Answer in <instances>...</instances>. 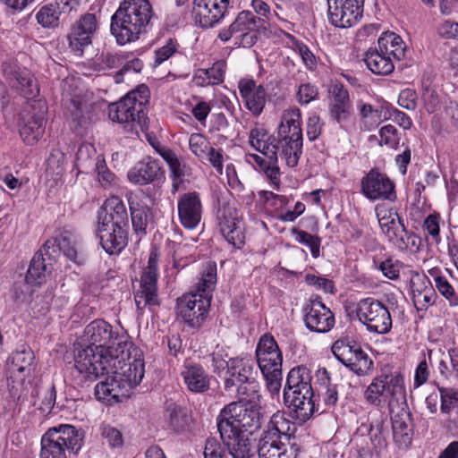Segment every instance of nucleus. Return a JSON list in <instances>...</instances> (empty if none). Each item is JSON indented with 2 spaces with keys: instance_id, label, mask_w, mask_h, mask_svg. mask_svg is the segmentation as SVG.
<instances>
[{
  "instance_id": "23",
  "label": "nucleus",
  "mask_w": 458,
  "mask_h": 458,
  "mask_svg": "<svg viewBox=\"0 0 458 458\" xmlns=\"http://www.w3.org/2000/svg\"><path fill=\"white\" fill-rule=\"evenodd\" d=\"M256 357L262 373L282 370L283 354L272 335L265 334L260 337L256 348Z\"/></svg>"
},
{
  "instance_id": "59",
  "label": "nucleus",
  "mask_w": 458,
  "mask_h": 458,
  "mask_svg": "<svg viewBox=\"0 0 458 458\" xmlns=\"http://www.w3.org/2000/svg\"><path fill=\"white\" fill-rule=\"evenodd\" d=\"M318 95V88L310 83L301 84L297 93V99L302 105L315 100Z\"/></svg>"
},
{
  "instance_id": "55",
  "label": "nucleus",
  "mask_w": 458,
  "mask_h": 458,
  "mask_svg": "<svg viewBox=\"0 0 458 458\" xmlns=\"http://www.w3.org/2000/svg\"><path fill=\"white\" fill-rule=\"evenodd\" d=\"M375 267L381 271L383 276L388 279L395 280L399 277L402 263L391 258L386 259L378 264L374 261Z\"/></svg>"
},
{
  "instance_id": "34",
  "label": "nucleus",
  "mask_w": 458,
  "mask_h": 458,
  "mask_svg": "<svg viewBox=\"0 0 458 458\" xmlns=\"http://www.w3.org/2000/svg\"><path fill=\"white\" fill-rule=\"evenodd\" d=\"M182 376L188 390L192 393H204L209 389L210 377L199 364L185 363Z\"/></svg>"
},
{
  "instance_id": "20",
  "label": "nucleus",
  "mask_w": 458,
  "mask_h": 458,
  "mask_svg": "<svg viewBox=\"0 0 458 458\" xmlns=\"http://www.w3.org/2000/svg\"><path fill=\"white\" fill-rule=\"evenodd\" d=\"M360 192L370 201L378 199L394 201L396 199L394 182L376 169H371L361 178Z\"/></svg>"
},
{
  "instance_id": "5",
  "label": "nucleus",
  "mask_w": 458,
  "mask_h": 458,
  "mask_svg": "<svg viewBox=\"0 0 458 458\" xmlns=\"http://www.w3.org/2000/svg\"><path fill=\"white\" fill-rule=\"evenodd\" d=\"M295 425L284 412L274 413L267 422L258 445L259 458H296L297 449H290L283 440H290Z\"/></svg>"
},
{
  "instance_id": "18",
  "label": "nucleus",
  "mask_w": 458,
  "mask_h": 458,
  "mask_svg": "<svg viewBox=\"0 0 458 458\" xmlns=\"http://www.w3.org/2000/svg\"><path fill=\"white\" fill-rule=\"evenodd\" d=\"M79 237L70 227L64 226L56 232L55 237L48 239L43 250L49 260H52L58 251H63L64 256L76 264H82L83 259L79 255L77 246Z\"/></svg>"
},
{
  "instance_id": "21",
  "label": "nucleus",
  "mask_w": 458,
  "mask_h": 458,
  "mask_svg": "<svg viewBox=\"0 0 458 458\" xmlns=\"http://www.w3.org/2000/svg\"><path fill=\"white\" fill-rule=\"evenodd\" d=\"M264 19L255 16L250 11H242L238 13L232 23V30H235V45L242 47H250L257 41V32L264 28Z\"/></svg>"
},
{
  "instance_id": "2",
  "label": "nucleus",
  "mask_w": 458,
  "mask_h": 458,
  "mask_svg": "<svg viewBox=\"0 0 458 458\" xmlns=\"http://www.w3.org/2000/svg\"><path fill=\"white\" fill-rule=\"evenodd\" d=\"M154 17L148 0H123L111 17V34L118 45L135 42L151 28Z\"/></svg>"
},
{
  "instance_id": "42",
  "label": "nucleus",
  "mask_w": 458,
  "mask_h": 458,
  "mask_svg": "<svg viewBox=\"0 0 458 458\" xmlns=\"http://www.w3.org/2000/svg\"><path fill=\"white\" fill-rule=\"evenodd\" d=\"M394 442L400 448H407L412 440V428L409 414H397L392 420Z\"/></svg>"
},
{
  "instance_id": "57",
  "label": "nucleus",
  "mask_w": 458,
  "mask_h": 458,
  "mask_svg": "<svg viewBox=\"0 0 458 458\" xmlns=\"http://www.w3.org/2000/svg\"><path fill=\"white\" fill-rule=\"evenodd\" d=\"M441 399V411L450 413L451 409L458 402V391L454 388L439 387Z\"/></svg>"
},
{
  "instance_id": "7",
  "label": "nucleus",
  "mask_w": 458,
  "mask_h": 458,
  "mask_svg": "<svg viewBox=\"0 0 458 458\" xmlns=\"http://www.w3.org/2000/svg\"><path fill=\"white\" fill-rule=\"evenodd\" d=\"M81 344L105 354L123 352L131 345L124 333L114 331L113 327L103 319H95L85 327Z\"/></svg>"
},
{
  "instance_id": "9",
  "label": "nucleus",
  "mask_w": 458,
  "mask_h": 458,
  "mask_svg": "<svg viewBox=\"0 0 458 458\" xmlns=\"http://www.w3.org/2000/svg\"><path fill=\"white\" fill-rule=\"evenodd\" d=\"M364 396L373 405L380 406L382 402L394 406L405 401L404 377L400 372L381 373L367 387Z\"/></svg>"
},
{
  "instance_id": "60",
  "label": "nucleus",
  "mask_w": 458,
  "mask_h": 458,
  "mask_svg": "<svg viewBox=\"0 0 458 458\" xmlns=\"http://www.w3.org/2000/svg\"><path fill=\"white\" fill-rule=\"evenodd\" d=\"M323 122L321 121L320 117L317 114H311L306 124V133L307 137L310 141H313L317 140L323 129Z\"/></svg>"
},
{
  "instance_id": "36",
  "label": "nucleus",
  "mask_w": 458,
  "mask_h": 458,
  "mask_svg": "<svg viewBox=\"0 0 458 458\" xmlns=\"http://www.w3.org/2000/svg\"><path fill=\"white\" fill-rule=\"evenodd\" d=\"M351 103L348 91L341 84H335L332 89L330 102L331 117L338 123L348 120L350 116Z\"/></svg>"
},
{
  "instance_id": "46",
  "label": "nucleus",
  "mask_w": 458,
  "mask_h": 458,
  "mask_svg": "<svg viewBox=\"0 0 458 458\" xmlns=\"http://www.w3.org/2000/svg\"><path fill=\"white\" fill-rule=\"evenodd\" d=\"M62 11L58 3L43 5L36 14V20L43 28L54 29L58 27Z\"/></svg>"
},
{
  "instance_id": "35",
  "label": "nucleus",
  "mask_w": 458,
  "mask_h": 458,
  "mask_svg": "<svg viewBox=\"0 0 458 458\" xmlns=\"http://www.w3.org/2000/svg\"><path fill=\"white\" fill-rule=\"evenodd\" d=\"M50 261L46 255V251L43 249L39 250L34 255L27 271L25 277L27 284L30 285L43 284L53 269Z\"/></svg>"
},
{
  "instance_id": "56",
  "label": "nucleus",
  "mask_w": 458,
  "mask_h": 458,
  "mask_svg": "<svg viewBox=\"0 0 458 458\" xmlns=\"http://www.w3.org/2000/svg\"><path fill=\"white\" fill-rule=\"evenodd\" d=\"M131 223L135 232L145 233L148 225V213L144 208H137L130 203Z\"/></svg>"
},
{
  "instance_id": "47",
  "label": "nucleus",
  "mask_w": 458,
  "mask_h": 458,
  "mask_svg": "<svg viewBox=\"0 0 458 458\" xmlns=\"http://www.w3.org/2000/svg\"><path fill=\"white\" fill-rule=\"evenodd\" d=\"M228 394L231 397L239 399L238 403H243V401L255 403L259 401L258 384L252 379V377L248 381L236 385L235 390H233L232 394Z\"/></svg>"
},
{
  "instance_id": "22",
  "label": "nucleus",
  "mask_w": 458,
  "mask_h": 458,
  "mask_svg": "<svg viewBox=\"0 0 458 458\" xmlns=\"http://www.w3.org/2000/svg\"><path fill=\"white\" fill-rule=\"evenodd\" d=\"M177 213L180 224L188 230H194L199 225L203 206L199 193L185 192L178 198Z\"/></svg>"
},
{
  "instance_id": "52",
  "label": "nucleus",
  "mask_w": 458,
  "mask_h": 458,
  "mask_svg": "<svg viewBox=\"0 0 458 458\" xmlns=\"http://www.w3.org/2000/svg\"><path fill=\"white\" fill-rule=\"evenodd\" d=\"M89 107L90 105L84 98L76 95L71 98L70 105L67 109L72 119L81 123V119L84 118L85 114L89 111Z\"/></svg>"
},
{
  "instance_id": "58",
  "label": "nucleus",
  "mask_w": 458,
  "mask_h": 458,
  "mask_svg": "<svg viewBox=\"0 0 458 458\" xmlns=\"http://www.w3.org/2000/svg\"><path fill=\"white\" fill-rule=\"evenodd\" d=\"M266 379V386L271 397H278L281 389L282 370L262 373Z\"/></svg>"
},
{
  "instance_id": "11",
  "label": "nucleus",
  "mask_w": 458,
  "mask_h": 458,
  "mask_svg": "<svg viewBox=\"0 0 458 458\" xmlns=\"http://www.w3.org/2000/svg\"><path fill=\"white\" fill-rule=\"evenodd\" d=\"M109 354L97 352L92 346L80 344L74 351V365L72 375L81 383L94 381L100 376H106L107 363L102 362Z\"/></svg>"
},
{
  "instance_id": "31",
  "label": "nucleus",
  "mask_w": 458,
  "mask_h": 458,
  "mask_svg": "<svg viewBox=\"0 0 458 458\" xmlns=\"http://www.w3.org/2000/svg\"><path fill=\"white\" fill-rule=\"evenodd\" d=\"M284 400L293 417L301 423L309 420L315 411L313 390L309 391L307 394L302 392H284Z\"/></svg>"
},
{
  "instance_id": "4",
  "label": "nucleus",
  "mask_w": 458,
  "mask_h": 458,
  "mask_svg": "<svg viewBox=\"0 0 458 458\" xmlns=\"http://www.w3.org/2000/svg\"><path fill=\"white\" fill-rule=\"evenodd\" d=\"M216 284V264L208 261L199 273L196 291L184 294L178 300V314L191 327H200L210 307L211 293Z\"/></svg>"
},
{
  "instance_id": "44",
  "label": "nucleus",
  "mask_w": 458,
  "mask_h": 458,
  "mask_svg": "<svg viewBox=\"0 0 458 458\" xmlns=\"http://www.w3.org/2000/svg\"><path fill=\"white\" fill-rule=\"evenodd\" d=\"M378 45L386 55L393 56L396 60H401L404 56V42L401 37L394 32L384 33L378 38Z\"/></svg>"
},
{
  "instance_id": "30",
  "label": "nucleus",
  "mask_w": 458,
  "mask_h": 458,
  "mask_svg": "<svg viewBox=\"0 0 458 458\" xmlns=\"http://www.w3.org/2000/svg\"><path fill=\"white\" fill-rule=\"evenodd\" d=\"M230 366L224 373V389L232 394L236 385L248 381L253 374V361L249 358L236 357L231 360Z\"/></svg>"
},
{
  "instance_id": "6",
  "label": "nucleus",
  "mask_w": 458,
  "mask_h": 458,
  "mask_svg": "<svg viewBox=\"0 0 458 458\" xmlns=\"http://www.w3.org/2000/svg\"><path fill=\"white\" fill-rule=\"evenodd\" d=\"M85 431L70 424L49 428L41 438L40 458H68L84 445Z\"/></svg>"
},
{
  "instance_id": "1",
  "label": "nucleus",
  "mask_w": 458,
  "mask_h": 458,
  "mask_svg": "<svg viewBox=\"0 0 458 458\" xmlns=\"http://www.w3.org/2000/svg\"><path fill=\"white\" fill-rule=\"evenodd\" d=\"M123 352H115L106 357L107 363L106 378L95 386L98 400L107 404L122 402L129 395L131 388L137 386L145 374L144 360L140 357H131L130 348Z\"/></svg>"
},
{
  "instance_id": "33",
  "label": "nucleus",
  "mask_w": 458,
  "mask_h": 458,
  "mask_svg": "<svg viewBox=\"0 0 458 458\" xmlns=\"http://www.w3.org/2000/svg\"><path fill=\"white\" fill-rule=\"evenodd\" d=\"M163 175V170L158 161L148 157L139 162L128 172L130 182L145 185L159 179Z\"/></svg>"
},
{
  "instance_id": "37",
  "label": "nucleus",
  "mask_w": 458,
  "mask_h": 458,
  "mask_svg": "<svg viewBox=\"0 0 458 458\" xmlns=\"http://www.w3.org/2000/svg\"><path fill=\"white\" fill-rule=\"evenodd\" d=\"M375 213L382 233L389 238L403 225L398 213L384 204L375 207Z\"/></svg>"
},
{
  "instance_id": "41",
  "label": "nucleus",
  "mask_w": 458,
  "mask_h": 458,
  "mask_svg": "<svg viewBox=\"0 0 458 458\" xmlns=\"http://www.w3.org/2000/svg\"><path fill=\"white\" fill-rule=\"evenodd\" d=\"M226 64L223 61L215 63L208 69H198L192 78L196 86L217 85L224 81Z\"/></svg>"
},
{
  "instance_id": "13",
  "label": "nucleus",
  "mask_w": 458,
  "mask_h": 458,
  "mask_svg": "<svg viewBox=\"0 0 458 458\" xmlns=\"http://www.w3.org/2000/svg\"><path fill=\"white\" fill-rule=\"evenodd\" d=\"M35 356L31 349L23 348L12 353L7 361L10 395L19 400L25 389V380L34 369Z\"/></svg>"
},
{
  "instance_id": "64",
  "label": "nucleus",
  "mask_w": 458,
  "mask_h": 458,
  "mask_svg": "<svg viewBox=\"0 0 458 458\" xmlns=\"http://www.w3.org/2000/svg\"><path fill=\"white\" fill-rule=\"evenodd\" d=\"M96 168L98 172V178L101 185L103 187L110 186L114 181L115 175L107 169L105 161L98 159L96 164Z\"/></svg>"
},
{
  "instance_id": "24",
  "label": "nucleus",
  "mask_w": 458,
  "mask_h": 458,
  "mask_svg": "<svg viewBox=\"0 0 458 458\" xmlns=\"http://www.w3.org/2000/svg\"><path fill=\"white\" fill-rule=\"evenodd\" d=\"M230 0H194L193 14L196 23L211 28L225 17Z\"/></svg>"
},
{
  "instance_id": "17",
  "label": "nucleus",
  "mask_w": 458,
  "mask_h": 458,
  "mask_svg": "<svg viewBox=\"0 0 458 458\" xmlns=\"http://www.w3.org/2000/svg\"><path fill=\"white\" fill-rule=\"evenodd\" d=\"M157 261L158 254L156 250L149 253L148 266L141 276L140 288L134 293L135 304L141 310L146 306L158 304L157 300Z\"/></svg>"
},
{
  "instance_id": "25",
  "label": "nucleus",
  "mask_w": 458,
  "mask_h": 458,
  "mask_svg": "<svg viewBox=\"0 0 458 458\" xmlns=\"http://www.w3.org/2000/svg\"><path fill=\"white\" fill-rule=\"evenodd\" d=\"M98 29V21L94 13H85L71 28L68 34L70 48L80 55L85 47L91 44L92 35Z\"/></svg>"
},
{
  "instance_id": "43",
  "label": "nucleus",
  "mask_w": 458,
  "mask_h": 458,
  "mask_svg": "<svg viewBox=\"0 0 458 458\" xmlns=\"http://www.w3.org/2000/svg\"><path fill=\"white\" fill-rule=\"evenodd\" d=\"M277 133L302 135L301 113L298 107L292 106L283 112Z\"/></svg>"
},
{
  "instance_id": "28",
  "label": "nucleus",
  "mask_w": 458,
  "mask_h": 458,
  "mask_svg": "<svg viewBox=\"0 0 458 458\" xmlns=\"http://www.w3.org/2000/svg\"><path fill=\"white\" fill-rule=\"evenodd\" d=\"M3 72L11 83L19 87L27 98H35L39 89L34 76L25 68L20 67L15 62H6L3 64Z\"/></svg>"
},
{
  "instance_id": "10",
  "label": "nucleus",
  "mask_w": 458,
  "mask_h": 458,
  "mask_svg": "<svg viewBox=\"0 0 458 458\" xmlns=\"http://www.w3.org/2000/svg\"><path fill=\"white\" fill-rule=\"evenodd\" d=\"M261 423L262 416L259 409L243 403L232 402L217 417V427L228 424L232 430L245 431L250 436L261 427Z\"/></svg>"
},
{
  "instance_id": "15",
  "label": "nucleus",
  "mask_w": 458,
  "mask_h": 458,
  "mask_svg": "<svg viewBox=\"0 0 458 458\" xmlns=\"http://www.w3.org/2000/svg\"><path fill=\"white\" fill-rule=\"evenodd\" d=\"M335 357L358 376L369 375L373 369V361L360 345L337 340L332 346Z\"/></svg>"
},
{
  "instance_id": "61",
  "label": "nucleus",
  "mask_w": 458,
  "mask_h": 458,
  "mask_svg": "<svg viewBox=\"0 0 458 458\" xmlns=\"http://www.w3.org/2000/svg\"><path fill=\"white\" fill-rule=\"evenodd\" d=\"M177 50V43L169 39L168 42L155 51V64H161L171 57Z\"/></svg>"
},
{
  "instance_id": "12",
  "label": "nucleus",
  "mask_w": 458,
  "mask_h": 458,
  "mask_svg": "<svg viewBox=\"0 0 458 458\" xmlns=\"http://www.w3.org/2000/svg\"><path fill=\"white\" fill-rule=\"evenodd\" d=\"M355 311L358 320L370 333L385 335L392 328V318L388 308L377 299H361L357 303Z\"/></svg>"
},
{
  "instance_id": "26",
  "label": "nucleus",
  "mask_w": 458,
  "mask_h": 458,
  "mask_svg": "<svg viewBox=\"0 0 458 458\" xmlns=\"http://www.w3.org/2000/svg\"><path fill=\"white\" fill-rule=\"evenodd\" d=\"M228 424L217 427L221 438L233 458H250L254 454V446L249 433L232 430Z\"/></svg>"
},
{
  "instance_id": "53",
  "label": "nucleus",
  "mask_w": 458,
  "mask_h": 458,
  "mask_svg": "<svg viewBox=\"0 0 458 458\" xmlns=\"http://www.w3.org/2000/svg\"><path fill=\"white\" fill-rule=\"evenodd\" d=\"M233 358H231L228 350L225 347L217 346L212 353V367L213 370L219 377H222L223 372L230 366V362Z\"/></svg>"
},
{
  "instance_id": "49",
  "label": "nucleus",
  "mask_w": 458,
  "mask_h": 458,
  "mask_svg": "<svg viewBox=\"0 0 458 458\" xmlns=\"http://www.w3.org/2000/svg\"><path fill=\"white\" fill-rule=\"evenodd\" d=\"M291 233L295 237V241L298 243L305 245L310 249L313 258L319 256L321 240L318 236L295 227L292 228Z\"/></svg>"
},
{
  "instance_id": "50",
  "label": "nucleus",
  "mask_w": 458,
  "mask_h": 458,
  "mask_svg": "<svg viewBox=\"0 0 458 458\" xmlns=\"http://www.w3.org/2000/svg\"><path fill=\"white\" fill-rule=\"evenodd\" d=\"M210 143L208 139L200 133H192L189 139V148L200 160H204L208 157Z\"/></svg>"
},
{
  "instance_id": "19",
  "label": "nucleus",
  "mask_w": 458,
  "mask_h": 458,
  "mask_svg": "<svg viewBox=\"0 0 458 458\" xmlns=\"http://www.w3.org/2000/svg\"><path fill=\"white\" fill-rule=\"evenodd\" d=\"M363 0H327L328 21L338 28H350L362 17Z\"/></svg>"
},
{
  "instance_id": "8",
  "label": "nucleus",
  "mask_w": 458,
  "mask_h": 458,
  "mask_svg": "<svg viewBox=\"0 0 458 458\" xmlns=\"http://www.w3.org/2000/svg\"><path fill=\"white\" fill-rule=\"evenodd\" d=\"M148 100V88L144 84L140 85L120 101L109 105V118L120 123H138L140 126H144L148 119L146 106Z\"/></svg>"
},
{
  "instance_id": "14",
  "label": "nucleus",
  "mask_w": 458,
  "mask_h": 458,
  "mask_svg": "<svg viewBox=\"0 0 458 458\" xmlns=\"http://www.w3.org/2000/svg\"><path fill=\"white\" fill-rule=\"evenodd\" d=\"M47 107L45 102L37 101L23 108L20 114L19 131L22 140L33 145L43 136Z\"/></svg>"
},
{
  "instance_id": "38",
  "label": "nucleus",
  "mask_w": 458,
  "mask_h": 458,
  "mask_svg": "<svg viewBox=\"0 0 458 458\" xmlns=\"http://www.w3.org/2000/svg\"><path fill=\"white\" fill-rule=\"evenodd\" d=\"M312 390L311 375L310 369L305 366L293 368L288 373L284 392H302L306 394Z\"/></svg>"
},
{
  "instance_id": "29",
  "label": "nucleus",
  "mask_w": 458,
  "mask_h": 458,
  "mask_svg": "<svg viewBox=\"0 0 458 458\" xmlns=\"http://www.w3.org/2000/svg\"><path fill=\"white\" fill-rule=\"evenodd\" d=\"M238 89L245 107L255 116H259L266 105V89L258 85L252 79H242L238 82Z\"/></svg>"
},
{
  "instance_id": "40",
  "label": "nucleus",
  "mask_w": 458,
  "mask_h": 458,
  "mask_svg": "<svg viewBox=\"0 0 458 458\" xmlns=\"http://www.w3.org/2000/svg\"><path fill=\"white\" fill-rule=\"evenodd\" d=\"M421 281L419 284L415 281H411L412 300L417 310H426L429 306L434 304L436 299L435 290L431 286V283L424 276L418 278Z\"/></svg>"
},
{
  "instance_id": "51",
  "label": "nucleus",
  "mask_w": 458,
  "mask_h": 458,
  "mask_svg": "<svg viewBox=\"0 0 458 458\" xmlns=\"http://www.w3.org/2000/svg\"><path fill=\"white\" fill-rule=\"evenodd\" d=\"M101 437L106 439L111 448H122L123 437L122 432L114 426L102 423L99 427Z\"/></svg>"
},
{
  "instance_id": "39",
  "label": "nucleus",
  "mask_w": 458,
  "mask_h": 458,
  "mask_svg": "<svg viewBox=\"0 0 458 458\" xmlns=\"http://www.w3.org/2000/svg\"><path fill=\"white\" fill-rule=\"evenodd\" d=\"M393 56L386 55L382 48L380 50L369 49L364 57L367 67L375 74L387 75L394 69Z\"/></svg>"
},
{
  "instance_id": "48",
  "label": "nucleus",
  "mask_w": 458,
  "mask_h": 458,
  "mask_svg": "<svg viewBox=\"0 0 458 458\" xmlns=\"http://www.w3.org/2000/svg\"><path fill=\"white\" fill-rule=\"evenodd\" d=\"M271 137L267 136V131L263 127H254L250 130L249 141L250 146L267 157V152L270 148Z\"/></svg>"
},
{
  "instance_id": "3",
  "label": "nucleus",
  "mask_w": 458,
  "mask_h": 458,
  "mask_svg": "<svg viewBox=\"0 0 458 458\" xmlns=\"http://www.w3.org/2000/svg\"><path fill=\"white\" fill-rule=\"evenodd\" d=\"M128 214L123 200L110 197L105 200L98 213L96 233L104 250L117 254L128 242Z\"/></svg>"
},
{
  "instance_id": "62",
  "label": "nucleus",
  "mask_w": 458,
  "mask_h": 458,
  "mask_svg": "<svg viewBox=\"0 0 458 458\" xmlns=\"http://www.w3.org/2000/svg\"><path fill=\"white\" fill-rule=\"evenodd\" d=\"M449 360V351L447 352V354H445L444 352H441L439 355L436 357V363L432 364L436 369L440 373L441 377L443 378H449L452 373L454 372V369H452V364H448Z\"/></svg>"
},
{
  "instance_id": "63",
  "label": "nucleus",
  "mask_w": 458,
  "mask_h": 458,
  "mask_svg": "<svg viewBox=\"0 0 458 458\" xmlns=\"http://www.w3.org/2000/svg\"><path fill=\"white\" fill-rule=\"evenodd\" d=\"M204 458H227L220 443L216 439H208L204 448Z\"/></svg>"
},
{
  "instance_id": "45",
  "label": "nucleus",
  "mask_w": 458,
  "mask_h": 458,
  "mask_svg": "<svg viewBox=\"0 0 458 458\" xmlns=\"http://www.w3.org/2000/svg\"><path fill=\"white\" fill-rule=\"evenodd\" d=\"M400 250L414 251L419 249L420 238L412 232H409L404 225L398 229L388 240Z\"/></svg>"
},
{
  "instance_id": "16",
  "label": "nucleus",
  "mask_w": 458,
  "mask_h": 458,
  "mask_svg": "<svg viewBox=\"0 0 458 458\" xmlns=\"http://www.w3.org/2000/svg\"><path fill=\"white\" fill-rule=\"evenodd\" d=\"M302 135L278 134L272 136L271 147L267 152V158L277 164L278 158L284 160L289 167H295L302 153Z\"/></svg>"
},
{
  "instance_id": "32",
  "label": "nucleus",
  "mask_w": 458,
  "mask_h": 458,
  "mask_svg": "<svg viewBox=\"0 0 458 458\" xmlns=\"http://www.w3.org/2000/svg\"><path fill=\"white\" fill-rule=\"evenodd\" d=\"M218 219L220 232L225 239L233 246L241 248L245 239L243 227L238 217L233 216V210L224 208Z\"/></svg>"
},
{
  "instance_id": "27",
  "label": "nucleus",
  "mask_w": 458,
  "mask_h": 458,
  "mask_svg": "<svg viewBox=\"0 0 458 458\" xmlns=\"http://www.w3.org/2000/svg\"><path fill=\"white\" fill-rule=\"evenodd\" d=\"M304 322L310 331L327 333L333 328L335 317L321 301L314 299L305 308Z\"/></svg>"
},
{
  "instance_id": "54",
  "label": "nucleus",
  "mask_w": 458,
  "mask_h": 458,
  "mask_svg": "<svg viewBox=\"0 0 458 458\" xmlns=\"http://www.w3.org/2000/svg\"><path fill=\"white\" fill-rule=\"evenodd\" d=\"M169 168L172 173L173 178V193L178 191L179 184L183 181V178L189 176L191 174L190 167L178 157L170 164Z\"/></svg>"
}]
</instances>
